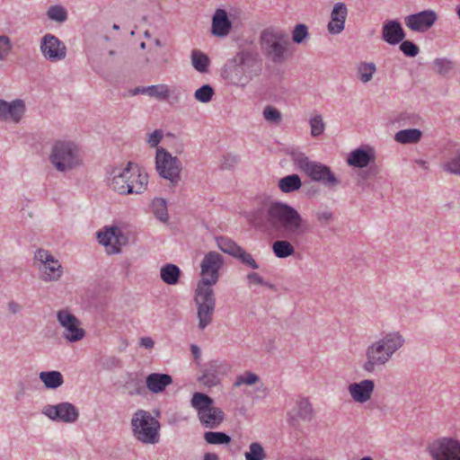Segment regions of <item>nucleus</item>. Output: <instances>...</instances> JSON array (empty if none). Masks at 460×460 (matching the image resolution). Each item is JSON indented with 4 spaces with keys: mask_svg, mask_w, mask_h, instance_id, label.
<instances>
[{
    "mask_svg": "<svg viewBox=\"0 0 460 460\" xmlns=\"http://www.w3.org/2000/svg\"><path fill=\"white\" fill-rule=\"evenodd\" d=\"M253 226L265 234H281L288 240H277L272 244V252L279 259H286L294 255L292 244L309 232V224L293 207L274 202L263 209L255 211L251 217Z\"/></svg>",
    "mask_w": 460,
    "mask_h": 460,
    "instance_id": "1",
    "label": "nucleus"
},
{
    "mask_svg": "<svg viewBox=\"0 0 460 460\" xmlns=\"http://www.w3.org/2000/svg\"><path fill=\"white\" fill-rule=\"evenodd\" d=\"M223 265V256L217 252H208L201 261L202 278L197 284L195 295L199 328L200 330H204L212 322L216 308V298L212 286L218 281L219 270Z\"/></svg>",
    "mask_w": 460,
    "mask_h": 460,
    "instance_id": "2",
    "label": "nucleus"
},
{
    "mask_svg": "<svg viewBox=\"0 0 460 460\" xmlns=\"http://www.w3.org/2000/svg\"><path fill=\"white\" fill-rule=\"evenodd\" d=\"M261 49L264 57L273 64H282L290 53L288 34L279 28L270 27L260 35Z\"/></svg>",
    "mask_w": 460,
    "mask_h": 460,
    "instance_id": "3",
    "label": "nucleus"
},
{
    "mask_svg": "<svg viewBox=\"0 0 460 460\" xmlns=\"http://www.w3.org/2000/svg\"><path fill=\"white\" fill-rule=\"evenodd\" d=\"M134 168V163L128 162L124 168H112L107 172V180L110 188L114 191L128 195V194H140L146 189L148 183L147 176H139L140 179L137 182L132 185L128 183V180L131 179L130 172Z\"/></svg>",
    "mask_w": 460,
    "mask_h": 460,
    "instance_id": "4",
    "label": "nucleus"
},
{
    "mask_svg": "<svg viewBox=\"0 0 460 460\" xmlns=\"http://www.w3.org/2000/svg\"><path fill=\"white\" fill-rule=\"evenodd\" d=\"M294 164L304 172L312 181L320 182L325 187H335L340 183L331 168L319 162L311 161L303 153H292Z\"/></svg>",
    "mask_w": 460,
    "mask_h": 460,
    "instance_id": "5",
    "label": "nucleus"
},
{
    "mask_svg": "<svg viewBox=\"0 0 460 460\" xmlns=\"http://www.w3.org/2000/svg\"><path fill=\"white\" fill-rule=\"evenodd\" d=\"M49 160L58 172H66L80 165V150L71 141L59 140L53 144Z\"/></svg>",
    "mask_w": 460,
    "mask_h": 460,
    "instance_id": "6",
    "label": "nucleus"
},
{
    "mask_svg": "<svg viewBox=\"0 0 460 460\" xmlns=\"http://www.w3.org/2000/svg\"><path fill=\"white\" fill-rule=\"evenodd\" d=\"M191 406L197 411L198 418L204 428L214 429L225 419L224 411L214 405V400L206 394L196 392L191 398Z\"/></svg>",
    "mask_w": 460,
    "mask_h": 460,
    "instance_id": "7",
    "label": "nucleus"
},
{
    "mask_svg": "<svg viewBox=\"0 0 460 460\" xmlns=\"http://www.w3.org/2000/svg\"><path fill=\"white\" fill-rule=\"evenodd\" d=\"M134 437L145 444H156L159 441L160 422L144 410H137L131 419Z\"/></svg>",
    "mask_w": 460,
    "mask_h": 460,
    "instance_id": "8",
    "label": "nucleus"
},
{
    "mask_svg": "<svg viewBox=\"0 0 460 460\" xmlns=\"http://www.w3.org/2000/svg\"><path fill=\"white\" fill-rule=\"evenodd\" d=\"M433 460H460V440L454 437H441L427 448Z\"/></svg>",
    "mask_w": 460,
    "mask_h": 460,
    "instance_id": "9",
    "label": "nucleus"
},
{
    "mask_svg": "<svg viewBox=\"0 0 460 460\" xmlns=\"http://www.w3.org/2000/svg\"><path fill=\"white\" fill-rule=\"evenodd\" d=\"M155 168L161 177L169 180L173 185L180 181L181 162L162 147L156 150Z\"/></svg>",
    "mask_w": 460,
    "mask_h": 460,
    "instance_id": "10",
    "label": "nucleus"
},
{
    "mask_svg": "<svg viewBox=\"0 0 460 460\" xmlns=\"http://www.w3.org/2000/svg\"><path fill=\"white\" fill-rule=\"evenodd\" d=\"M404 344L403 337L398 332L385 334L376 342V365H384Z\"/></svg>",
    "mask_w": 460,
    "mask_h": 460,
    "instance_id": "11",
    "label": "nucleus"
},
{
    "mask_svg": "<svg viewBox=\"0 0 460 460\" xmlns=\"http://www.w3.org/2000/svg\"><path fill=\"white\" fill-rule=\"evenodd\" d=\"M34 259L40 262V279L44 281H56L62 274V266L59 261L44 249L36 251Z\"/></svg>",
    "mask_w": 460,
    "mask_h": 460,
    "instance_id": "12",
    "label": "nucleus"
},
{
    "mask_svg": "<svg viewBox=\"0 0 460 460\" xmlns=\"http://www.w3.org/2000/svg\"><path fill=\"white\" fill-rule=\"evenodd\" d=\"M42 414L51 420L64 423H75L79 418L78 409L71 402H63L56 405L47 404Z\"/></svg>",
    "mask_w": 460,
    "mask_h": 460,
    "instance_id": "13",
    "label": "nucleus"
},
{
    "mask_svg": "<svg viewBox=\"0 0 460 460\" xmlns=\"http://www.w3.org/2000/svg\"><path fill=\"white\" fill-rule=\"evenodd\" d=\"M40 49L44 58L50 62H58L66 57L65 43L50 33L45 34L41 38Z\"/></svg>",
    "mask_w": 460,
    "mask_h": 460,
    "instance_id": "14",
    "label": "nucleus"
},
{
    "mask_svg": "<svg viewBox=\"0 0 460 460\" xmlns=\"http://www.w3.org/2000/svg\"><path fill=\"white\" fill-rule=\"evenodd\" d=\"M59 324L64 328L63 336L70 342L82 340L85 332L80 327V321L69 311L59 310L57 314Z\"/></svg>",
    "mask_w": 460,
    "mask_h": 460,
    "instance_id": "15",
    "label": "nucleus"
},
{
    "mask_svg": "<svg viewBox=\"0 0 460 460\" xmlns=\"http://www.w3.org/2000/svg\"><path fill=\"white\" fill-rule=\"evenodd\" d=\"M438 15L433 10H424L405 17L406 26L413 31L425 32L433 26Z\"/></svg>",
    "mask_w": 460,
    "mask_h": 460,
    "instance_id": "16",
    "label": "nucleus"
},
{
    "mask_svg": "<svg viewBox=\"0 0 460 460\" xmlns=\"http://www.w3.org/2000/svg\"><path fill=\"white\" fill-rule=\"evenodd\" d=\"M222 76L228 84L238 87L246 86L252 78L247 71L234 59L226 64L222 70Z\"/></svg>",
    "mask_w": 460,
    "mask_h": 460,
    "instance_id": "17",
    "label": "nucleus"
},
{
    "mask_svg": "<svg viewBox=\"0 0 460 460\" xmlns=\"http://www.w3.org/2000/svg\"><path fill=\"white\" fill-rule=\"evenodd\" d=\"M25 111V103L22 99H15L12 102L0 99V120H10L18 123L21 121Z\"/></svg>",
    "mask_w": 460,
    "mask_h": 460,
    "instance_id": "18",
    "label": "nucleus"
},
{
    "mask_svg": "<svg viewBox=\"0 0 460 460\" xmlns=\"http://www.w3.org/2000/svg\"><path fill=\"white\" fill-rule=\"evenodd\" d=\"M314 410L305 398H300L296 401L294 408L288 412V420L292 426H296L298 420L310 421L313 419Z\"/></svg>",
    "mask_w": 460,
    "mask_h": 460,
    "instance_id": "19",
    "label": "nucleus"
},
{
    "mask_svg": "<svg viewBox=\"0 0 460 460\" xmlns=\"http://www.w3.org/2000/svg\"><path fill=\"white\" fill-rule=\"evenodd\" d=\"M348 390L355 402H366L370 399L374 391V381L365 379L358 383H352L348 386Z\"/></svg>",
    "mask_w": 460,
    "mask_h": 460,
    "instance_id": "20",
    "label": "nucleus"
},
{
    "mask_svg": "<svg viewBox=\"0 0 460 460\" xmlns=\"http://www.w3.org/2000/svg\"><path fill=\"white\" fill-rule=\"evenodd\" d=\"M232 29V22L224 9H217L212 17L211 33L217 37H226Z\"/></svg>",
    "mask_w": 460,
    "mask_h": 460,
    "instance_id": "21",
    "label": "nucleus"
},
{
    "mask_svg": "<svg viewBox=\"0 0 460 460\" xmlns=\"http://www.w3.org/2000/svg\"><path fill=\"white\" fill-rule=\"evenodd\" d=\"M382 37L388 44L397 45L404 40L405 31L398 21L391 20L385 22Z\"/></svg>",
    "mask_w": 460,
    "mask_h": 460,
    "instance_id": "22",
    "label": "nucleus"
},
{
    "mask_svg": "<svg viewBox=\"0 0 460 460\" xmlns=\"http://www.w3.org/2000/svg\"><path fill=\"white\" fill-rule=\"evenodd\" d=\"M332 21L328 24V31L332 34H339L344 30L347 16V7L343 3L334 4L332 11Z\"/></svg>",
    "mask_w": 460,
    "mask_h": 460,
    "instance_id": "23",
    "label": "nucleus"
},
{
    "mask_svg": "<svg viewBox=\"0 0 460 460\" xmlns=\"http://www.w3.org/2000/svg\"><path fill=\"white\" fill-rule=\"evenodd\" d=\"M366 147H358L352 150L348 157L347 163L349 166L353 168L364 169L368 166L369 163L373 158V155L370 153L372 148L370 146Z\"/></svg>",
    "mask_w": 460,
    "mask_h": 460,
    "instance_id": "24",
    "label": "nucleus"
},
{
    "mask_svg": "<svg viewBox=\"0 0 460 460\" xmlns=\"http://www.w3.org/2000/svg\"><path fill=\"white\" fill-rule=\"evenodd\" d=\"M172 383V378L168 374L152 373L146 378L147 389L154 394H160Z\"/></svg>",
    "mask_w": 460,
    "mask_h": 460,
    "instance_id": "25",
    "label": "nucleus"
},
{
    "mask_svg": "<svg viewBox=\"0 0 460 460\" xmlns=\"http://www.w3.org/2000/svg\"><path fill=\"white\" fill-rule=\"evenodd\" d=\"M119 235H121V233L120 230L117 227H111L106 231L97 232L98 242L101 244L109 247V253L112 254L120 252V248L113 243H119Z\"/></svg>",
    "mask_w": 460,
    "mask_h": 460,
    "instance_id": "26",
    "label": "nucleus"
},
{
    "mask_svg": "<svg viewBox=\"0 0 460 460\" xmlns=\"http://www.w3.org/2000/svg\"><path fill=\"white\" fill-rule=\"evenodd\" d=\"M422 137L421 130L418 128L402 129L395 133L394 140L400 144H417Z\"/></svg>",
    "mask_w": 460,
    "mask_h": 460,
    "instance_id": "27",
    "label": "nucleus"
},
{
    "mask_svg": "<svg viewBox=\"0 0 460 460\" xmlns=\"http://www.w3.org/2000/svg\"><path fill=\"white\" fill-rule=\"evenodd\" d=\"M39 377L48 389H57L64 383L62 374L57 370L42 371L40 373Z\"/></svg>",
    "mask_w": 460,
    "mask_h": 460,
    "instance_id": "28",
    "label": "nucleus"
},
{
    "mask_svg": "<svg viewBox=\"0 0 460 460\" xmlns=\"http://www.w3.org/2000/svg\"><path fill=\"white\" fill-rule=\"evenodd\" d=\"M181 274L180 268L172 263H167L160 270V277L167 285H176L179 282Z\"/></svg>",
    "mask_w": 460,
    "mask_h": 460,
    "instance_id": "29",
    "label": "nucleus"
},
{
    "mask_svg": "<svg viewBox=\"0 0 460 460\" xmlns=\"http://www.w3.org/2000/svg\"><path fill=\"white\" fill-rule=\"evenodd\" d=\"M301 179L297 174H290L279 181V188L285 193H289L300 189Z\"/></svg>",
    "mask_w": 460,
    "mask_h": 460,
    "instance_id": "30",
    "label": "nucleus"
},
{
    "mask_svg": "<svg viewBox=\"0 0 460 460\" xmlns=\"http://www.w3.org/2000/svg\"><path fill=\"white\" fill-rule=\"evenodd\" d=\"M208 57L199 49H193L191 52V64L199 73L208 72L209 66Z\"/></svg>",
    "mask_w": 460,
    "mask_h": 460,
    "instance_id": "31",
    "label": "nucleus"
},
{
    "mask_svg": "<svg viewBox=\"0 0 460 460\" xmlns=\"http://www.w3.org/2000/svg\"><path fill=\"white\" fill-rule=\"evenodd\" d=\"M204 440L210 445H227L232 438L222 431H207L203 435Z\"/></svg>",
    "mask_w": 460,
    "mask_h": 460,
    "instance_id": "32",
    "label": "nucleus"
},
{
    "mask_svg": "<svg viewBox=\"0 0 460 460\" xmlns=\"http://www.w3.org/2000/svg\"><path fill=\"white\" fill-rule=\"evenodd\" d=\"M151 210L157 219L162 222L168 220V210L165 199L162 198H155L151 203Z\"/></svg>",
    "mask_w": 460,
    "mask_h": 460,
    "instance_id": "33",
    "label": "nucleus"
},
{
    "mask_svg": "<svg viewBox=\"0 0 460 460\" xmlns=\"http://www.w3.org/2000/svg\"><path fill=\"white\" fill-rule=\"evenodd\" d=\"M218 248L225 253H227L233 257L236 255L240 251L239 246L235 242L226 236H219L216 239Z\"/></svg>",
    "mask_w": 460,
    "mask_h": 460,
    "instance_id": "34",
    "label": "nucleus"
},
{
    "mask_svg": "<svg viewBox=\"0 0 460 460\" xmlns=\"http://www.w3.org/2000/svg\"><path fill=\"white\" fill-rule=\"evenodd\" d=\"M233 59L248 72L257 62V54L251 51H242Z\"/></svg>",
    "mask_w": 460,
    "mask_h": 460,
    "instance_id": "35",
    "label": "nucleus"
},
{
    "mask_svg": "<svg viewBox=\"0 0 460 460\" xmlns=\"http://www.w3.org/2000/svg\"><path fill=\"white\" fill-rule=\"evenodd\" d=\"M433 66L438 75L445 76L454 69V63L446 58H438L433 61Z\"/></svg>",
    "mask_w": 460,
    "mask_h": 460,
    "instance_id": "36",
    "label": "nucleus"
},
{
    "mask_svg": "<svg viewBox=\"0 0 460 460\" xmlns=\"http://www.w3.org/2000/svg\"><path fill=\"white\" fill-rule=\"evenodd\" d=\"M160 101H165L170 96L169 87L166 84H155L148 86V94Z\"/></svg>",
    "mask_w": 460,
    "mask_h": 460,
    "instance_id": "37",
    "label": "nucleus"
},
{
    "mask_svg": "<svg viewBox=\"0 0 460 460\" xmlns=\"http://www.w3.org/2000/svg\"><path fill=\"white\" fill-rule=\"evenodd\" d=\"M215 92L210 84H204L195 91L194 97L200 102L207 103L212 100Z\"/></svg>",
    "mask_w": 460,
    "mask_h": 460,
    "instance_id": "38",
    "label": "nucleus"
},
{
    "mask_svg": "<svg viewBox=\"0 0 460 460\" xmlns=\"http://www.w3.org/2000/svg\"><path fill=\"white\" fill-rule=\"evenodd\" d=\"M47 15L49 19L58 22H64L67 19L66 11L61 5L50 6L48 10Z\"/></svg>",
    "mask_w": 460,
    "mask_h": 460,
    "instance_id": "39",
    "label": "nucleus"
},
{
    "mask_svg": "<svg viewBox=\"0 0 460 460\" xmlns=\"http://www.w3.org/2000/svg\"><path fill=\"white\" fill-rule=\"evenodd\" d=\"M266 455L261 444L253 442L249 447V451L245 453L246 460H263Z\"/></svg>",
    "mask_w": 460,
    "mask_h": 460,
    "instance_id": "40",
    "label": "nucleus"
},
{
    "mask_svg": "<svg viewBox=\"0 0 460 460\" xmlns=\"http://www.w3.org/2000/svg\"><path fill=\"white\" fill-rule=\"evenodd\" d=\"M309 125L311 128V135L314 137L321 136L325 129V124L320 114L312 117L309 120Z\"/></svg>",
    "mask_w": 460,
    "mask_h": 460,
    "instance_id": "41",
    "label": "nucleus"
},
{
    "mask_svg": "<svg viewBox=\"0 0 460 460\" xmlns=\"http://www.w3.org/2000/svg\"><path fill=\"white\" fill-rule=\"evenodd\" d=\"M358 74L362 83H367L374 74V63H360L358 67Z\"/></svg>",
    "mask_w": 460,
    "mask_h": 460,
    "instance_id": "42",
    "label": "nucleus"
},
{
    "mask_svg": "<svg viewBox=\"0 0 460 460\" xmlns=\"http://www.w3.org/2000/svg\"><path fill=\"white\" fill-rule=\"evenodd\" d=\"M444 170L456 175H460V149L445 164Z\"/></svg>",
    "mask_w": 460,
    "mask_h": 460,
    "instance_id": "43",
    "label": "nucleus"
},
{
    "mask_svg": "<svg viewBox=\"0 0 460 460\" xmlns=\"http://www.w3.org/2000/svg\"><path fill=\"white\" fill-rule=\"evenodd\" d=\"M263 118L270 123L279 124L282 120L281 112L275 107L268 105L263 110Z\"/></svg>",
    "mask_w": 460,
    "mask_h": 460,
    "instance_id": "44",
    "label": "nucleus"
},
{
    "mask_svg": "<svg viewBox=\"0 0 460 460\" xmlns=\"http://www.w3.org/2000/svg\"><path fill=\"white\" fill-rule=\"evenodd\" d=\"M13 43L11 39L4 34L0 35V62L4 61L12 53Z\"/></svg>",
    "mask_w": 460,
    "mask_h": 460,
    "instance_id": "45",
    "label": "nucleus"
},
{
    "mask_svg": "<svg viewBox=\"0 0 460 460\" xmlns=\"http://www.w3.org/2000/svg\"><path fill=\"white\" fill-rule=\"evenodd\" d=\"M234 258L238 259L243 264L247 265L252 270L259 269V264L253 259L251 253L247 252L243 248H240V251L236 253Z\"/></svg>",
    "mask_w": 460,
    "mask_h": 460,
    "instance_id": "46",
    "label": "nucleus"
},
{
    "mask_svg": "<svg viewBox=\"0 0 460 460\" xmlns=\"http://www.w3.org/2000/svg\"><path fill=\"white\" fill-rule=\"evenodd\" d=\"M374 179V172L371 170L360 171L358 173V185L362 190L367 188H371L372 181Z\"/></svg>",
    "mask_w": 460,
    "mask_h": 460,
    "instance_id": "47",
    "label": "nucleus"
},
{
    "mask_svg": "<svg viewBox=\"0 0 460 460\" xmlns=\"http://www.w3.org/2000/svg\"><path fill=\"white\" fill-rule=\"evenodd\" d=\"M308 37V28L306 25L299 23L295 26L292 31V40L296 44H301Z\"/></svg>",
    "mask_w": 460,
    "mask_h": 460,
    "instance_id": "48",
    "label": "nucleus"
},
{
    "mask_svg": "<svg viewBox=\"0 0 460 460\" xmlns=\"http://www.w3.org/2000/svg\"><path fill=\"white\" fill-rule=\"evenodd\" d=\"M259 380V376L252 372H245L243 375H240L236 377L234 386L239 387L243 385H252Z\"/></svg>",
    "mask_w": 460,
    "mask_h": 460,
    "instance_id": "49",
    "label": "nucleus"
},
{
    "mask_svg": "<svg viewBox=\"0 0 460 460\" xmlns=\"http://www.w3.org/2000/svg\"><path fill=\"white\" fill-rule=\"evenodd\" d=\"M400 43L401 44L399 49L404 54V56L408 58H414L419 54L420 49L414 42L410 40H402Z\"/></svg>",
    "mask_w": 460,
    "mask_h": 460,
    "instance_id": "50",
    "label": "nucleus"
},
{
    "mask_svg": "<svg viewBox=\"0 0 460 460\" xmlns=\"http://www.w3.org/2000/svg\"><path fill=\"white\" fill-rule=\"evenodd\" d=\"M246 278H247L249 284L261 285V286L269 288L270 289H271L273 291L277 290V288L274 284L264 280L263 278L261 277L257 272H250L247 274Z\"/></svg>",
    "mask_w": 460,
    "mask_h": 460,
    "instance_id": "51",
    "label": "nucleus"
},
{
    "mask_svg": "<svg viewBox=\"0 0 460 460\" xmlns=\"http://www.w3.org/2000/svg\"><path fill=\"white\" fill-rule=\"evenodd\" d=\"M141 384L142 381L138 378L137 375L135 373H128L127 375L126 386H134V391H129V394H141Z\"/></svg>",
    "mask_w": 460,
    "mask_h": 460,
    "instance_id": "52",
    "label": "nucleus"
},
{
    "mask_svg": "<svg viewBox=\"0 0 460 460\" xmlns=\"http://www.w3.org/2000/svg\"><path fill=\"white\" fill-rule=\"evenodd\" d=\"M199 381L202 383L205 386L212 387L219 383V378L215 373L206 371L199 378Z\"/></svg>",
    "mask_w": 460,
    "mask_h": 460,
    "instance_id": "53",
    "label": "nucleus"
},
{
    "mask_svg": "<svg viewBox=\"0 0 460 460\" xmlns=\"http://www.w3.org/2000/svg\"><path fill=\"white\" fill-rule=\"evenodd\" d=\"M420 117L415 113H402L399 117V122L402 126L417 125L420 123Z\"/></svg>",
    "mask_w": 460,
    "mask_h": 460,
    "instance_id": "54",
    "label": "nucleus"
},
{
    "mask_svg": "<svg viewBox=\"0 0 460 460\" xmlns=\"http://www.w3.org/2000/svg\"><path fill=\"white\" fill-rule=\"evenodd\" d=\"M315 217L321 225H327L333 218L332 213L328 210L318 211Z\"/></svg>",
    "mask_w": 460,
    "mask_h": 460,
    "instance_id": "55",
    "label": "nucleus"
},
{
    "mask_svg": "<svg viewBox=\"0 0 460 460\" xmlns=\"http://www.w3.org/2000/svg\"><path fill=\"white\" fill-rule=\"evenodd\" d=\"M164 133L161 129H155L152 134L149 135L148 144L150 146H156L162 140Z\"/></svg>",
    "mask_w": 460,
    "mask_h": 460,
    "instance_id": "56",
    "label": "nucleus"
},
{
    "mask_svg": "<svg viewBox=\"0 0 460 460\" xmlns=\"http://www.w3.org/2000/svg\"><path fill=\"white\" fill-rule=\"evenodd\" d=\"M130 175L131 179L128 180V181L129 185H132L131 182L133 184H135V182H137L138 180L140 179L139 176H147L146 173L141 172L139 166L137 164H134V168L131 169Z\"/></svg>",
    "mask_w": 460,
    "mask_h": 460,
    "instance_id": "57",
    "label": "nucleus"
},
{
    "mask_svg": "<svg viewBox=\"0 0 460 460\" xmlns=\"http://www.w3.org/2000/svg\"><path fill=\"white\" fill-rule=\"evenodd\" d=\"M237 163V158L234 155H227L224 156L223 163L221 164L222 169H229Z\"/></svg>",
    "mask_w": 460,
    "mask_h": 460,
    "instance_id": "58",
    "label": "nucleus"
},
{
    "mask_svg": "<svg viewBox=\"0 0 460 460\" xmlns=\"http://www.w3.org/2000/svg\"><path fill=\"white\" fill-rule=\"evenodd\" d=\"M373 349H374V345H370L367 349V357H368V360L367 362H366L365 364V369L371 372L374 370V362L372 360V352H373Z\"/></svg>",
    "mask_w": 460,
    "mask_h": 460,
    "instance_id": "59",
    "label": "nucleus"
},
{
    "mask_svg": "<svg viewBox=\"0 0 460 460\" xmlns=\"http://www.w3.org/2000/svg\"><path fill=\"white\" fill-rule=\"evenodd\" d=\"M155 345V342L150 337H143L140 339V346L146 349H152Z\"/></svg>",
    "mask_w": 460,
    "mask_h": 460,
    "instance_id": "60",
    "label": "nucleus"
},
{
    "mask_svg": "<svg viewBox=\"0 0 460 460\" xmlns=\"http://www.w3.org/2000/svg\"><path fill=\"white\" fill-rule=\"evenodd\" d=\"M148 94V86H138L129 91V94L132 96L137 94Z\"/></svg>",
    "mask_w": 460,
    "mask_h": 460,
    "instance_id": "61",
    "label": "nucleus"
},
{
    "mask_svg": "<svg viewBox=\"0 0 460 460\" xmlns=\"http://www.w3.org/2000/svg\"><path fill=\"white\" fill-rule=\"evenodd\" d=\"M8 309L11 313L17 314L21 310V305L14 301H11L8 303Z\"/></svg>",
    "mask_w": 460,
    "mask_h": 460,
    "instance_id": "62",
    "label": "nucleus"
},
{
    "mask_svg": "<svg viewBox=\"0 0 460 460\" xmlns=\"http://www.w3.org/2000/svg\"><path fill=\"white\" fill-rule=\"evenodd\" d=\"M190 352L196 360L199 359L201 356V350L199 347L195 344H192L190 346Z\"/></svg>",
    "mask_w": 460,
    "mask_h": 460,
    "instance_id": "63",
    "label": "nucleus"
},
{
    "mask_svg": "<svg viewBox=\"0 0 460 460\" xmlns=\"http://www.w3.org/2000/svg\"><path fill=\"white\" fill-rule=\"evenodd\" d=\"M203 460H218V456L215 453H206Z\"/></svg>",
    "mask_w": 460,
    "mask_h": 460,
    "instance_id": "64",
    "label": "nucleus"
}]
</instances>
